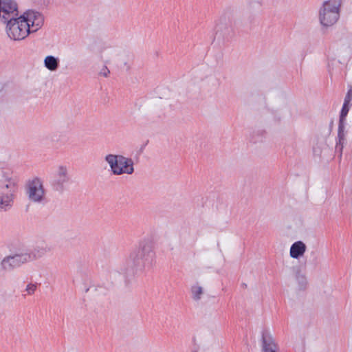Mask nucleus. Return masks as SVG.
<instances>
[{
	"label": "nucleus",
	"instance_id": "nucleus-2",
	"mask_svg": "<svg viewBox=\"0 0 352 352\" xmlns=\"http://www.w3.org/2000/svg\"><path fill=\"white\" fill-rule=\"evenodd\" d=\"M155 258V252L153 241L149 239H143L130 252L127 262L131 268L142 272L150 267Z\"/></svg>",
	"mask_w": 352,
	"mask_h": 352
},
{
	"label": "nucleus",
	"instance_id": "nucleus-18",
	"mask_svg": "<svg viewBox=\"0 0 352 352\" xmlns=\"http://www.w3.org/2000/svg\"><path fill=\"white\" fill-rule=\"evenodd\" d=\"M351 97H352V89L348 91L346 96H345L344 104L349 105L350 103V101L351 100Z\"/></svg>",
	"mask_w": 352,
	"mask_h": 352
},
{
	"label": "nucleus",
	"instance_id": "nucleus-3",
	"mask_svg": "<svg viewBox=\"0 0 352 352\" xmlns=\"http://www.w3.org/2000/svg\"><path fill=\"white\" fill-rule=\"evenodd\" d=\"M18 192L17 182L12 171L0 168V212L10 210Z\"/></svg>",
	"mask_w": 352,
	"mask_h": 352
},
{
	"label": "nucleus",
	"instance_id": "nucleus-5",
	"mask_svg": "<svg viewBox=\"0 0 352 352\" xmlns=\"http://www.w3.org/2000/svg\"><path fill=\"white\" fill-rule=\"evenodd\" d=\"M340 0L325 1L319 11V20L324 27H330L336 23L340 16Z\"/></svg>",
	"mask_w": 352,
	"mask_h": 352
},
{
	"label": "nucleus",
	"instance_id": "nucleus-12",
	"mask_svg": "<svg viewBox=\"0 0 352 352\" xmlns=\"http://www.w3.org/2000/svg\"><path fill=\"white\" fill-rule=\"evenodd\" d=\"M346 133L344 131L343 124L340 123L338 127V141L336 142V151L342 155L343 148L346 142Z\"/></svg>",
	"mask_w": 352,
	"mask_h": 352
},
{
	"label": "nucleus",
	"instance_id": "nucleus-13",
	"mask_svg": "<svg viewBox=\"0 0 352 352\" xmlns=\"http://www.w3.org/2000/svg\"><path fill=\"white\" fill-rule=\"evenodd\" d=\"M278 347L274 340L270 335L263 336V352H277Z\"/></svg>",
	"mask_w": 352,
	"mask_h": 352
},
{
	"label": "nucleus",
	"instance_id": "nucleus-6",
	"mask_svg": "<svg viewBox=\"0 0 352 352\" xmlns=\"http://www.w3.org/2000/svg\"><path fill=\"white\" fill-rule=\"evenodd\" d=\"M25 195L31 203H43L46 199V190L43 181L38 177L28 180L25 185Z\"/></svg>",
	"mask_w": 352,
	"mask_h": 352
},
{
	"label": "nucleus",
	"instance_id": "nucleus-16",
	"mask_svg": "<svg viewBox=\"0 0 352 352\" xmlns=\"http://www.w3.org/2000/svg\"><path fill=\"white\" fill-rule=\"evenodd\" d=\"M349 110V105L344 104L342 111H341L340 123L343 124L342 123L343 120L345 118V116L347 115Z\"/></svg>",
	"mask_w": 352,
	"mask_h": 352
},
{
	"label": "nucleus",
	"instance_id": "nucleus-8",
	"mask_svg": "<svg viewBox=\"0 0 352 352\" xmlns=\"http://www.w3.org/2000/svg\"><path fill=\"white\" fill-rule=\"evenodd\" d=\"M19 14L18 6L13 0H1L0 18L6 23L16 17Z\"/></svg>",
	"mask_w": 352,
	"mask_h": 352
},
{
	"label": "nucleus",
	"instance_id": "nucleus-4",
	"mask_svg": "<svg viewBox=\"0 0 352 352\" xmlns=\"http://www.w3.org/2000/svg\"><path fill=\"white\" fill-rule=\"evenodd\" d=\"M104 160L113 175H131L134 172V163L131 158L121 155L108 154Z\"/></svg>",
	"mask_w": 352,
	"mask_h": 352
},
{
	"label": "nucleus",
	"instance_id": "nucleus-10",
	"mask_svg": "<svg viewBox=\"0 0 352 352\" xmlns=\"http://www.w3.org/2000/svg\"><path fill=\"white\" fill-rule=\"evenodd\" d=\"M52 251V248L49 243L45 241L37 242L31 252L28 253L30 261L40 259Z\"/></svg>",
	"mask_w": 352,
	"mask_h": 352
},
{
	"label": "nucleus",
	"instance_id": "nucleus-11",
	"mask_svg": "<svg viewBox=\"0 0 352 352\" xmlns=\"http://www.w3.org/2000/svg\"><path fill=\"white\" fill-rule=\"evenodd\" d=\"M307 250V246L302 241L294 242L290 247L289 256L294 259L302 257Z\"/></svg>",
	"mask_w": 352,
	"mask_h": 352
},
{
	"label": "nucleus",
	"instance_id": "nucleus-17",
	"mask_svg": "<svg viewBox=\"0 0 352 352\" xmlns=\"http://www.w3.org/2000/svg\"><path fill=\"white\" fill-rule=\"evenodd\" d=\"M25 290L29 295H32L36 290V285L35 284L30 283L26 286Z\"/></svg>",
	"mask_w": 352,
	"mask_h": 352
},
{
	"label": "nucleus",
	"instance_id": "nucleus-9",
	"mask_svg": "<svg viewBox=\"0 0 352 352\" xmlns=\"http://www.w3.org/2000/svg\"><path fill=\"white\" fill-rule=\"evenodd\" d=\"M69 179L68 167L66 165H58L54 172L52 185L56 190H63Z\"/></svg>",
	"mask_w": 352,
	"mask_h": 352
},
{
	"label": "nucleus",
	"instance_id": "nucleus-14",
	"mask_svg": "<svg viewBox=\"0 0 352 352\" xmlns=\"http://www.w3.org/2000/svg\"><path fill=\"white\" fill-rule=\"evenodd\" d=\"M59 58L52 55L45 56L43 60L44 66L51 72L57 70L59 66Z\"/></svg>",
	"mask_w": 352,
	"mask_h": 352
},
{
	"label": "nucleus",
	"instance_id": "nucleus-1",
	"mask_svg": "<svg viewBox=\"0 0 352 352\" xmlns=\"http://www.w3.org/2000/svg\"><path fill=\"white\" fill-rule=\"evenodd\" d=\"M8 36L15 41L23 40L30 33L38 31L43 25L44 19L38 12L28 10L19 17L6 22Z\"/></svg>",
	"mask_w": 352,
	"mask_h": 352
},
{
	"label": "nucleus",
	"instance_id": "nucleus-15",
	"mask_svg": "<svg viewBox=\"0 0 352 352\" xmlns=\"http://www.w3.org/2000/svg\"><path fill=\"white\" fill-rule=\"evenodd\" d=\"M190 292L192 299L196 301L199 300L204 294L203 287L198 284L192 285Z\"/></svg>",
	"mask_w": 352,
	"mask_h": 352
},
{
	"label": "nucleus",
	"instance_id": "nucleus-19",
	"mask_svg": "<svg viewBox=\"0 0 352 352\" xmlns=\"http://www.w3.org/2000/svg\"><path fill=\"white\" fill-rule=\"evenodd\" d=\"M109 72H109V69L107 67L104 66L100 72V75L104 76V77H107Z\"/></svg>",
	"mask_w": 352,
	"mask_h": 352
},
{
	"label": "nucleus",
	"instance_id": "nucleus-7",
	"mask_svg": "<svg viewBox=\"0 0 352 352\" xmlns=\"http://www.w3.org/2000/svg\"><path fill=\"white\" fill-rule=\"evenodd\" d=\"M28 262H30V257L28 252L17 254L5 257L1 262V267L4 271H11Z\"/></svg>",
	"mask_w": 352,
	"mask_h": 352
}]
</instances>
